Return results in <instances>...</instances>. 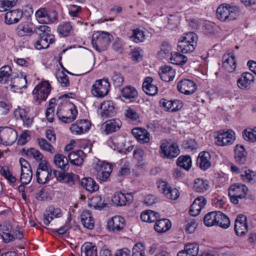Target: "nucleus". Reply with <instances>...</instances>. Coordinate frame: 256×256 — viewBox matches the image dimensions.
<instances>
[{
  "label": "nucleus",
  "mask_w": 256,
  "mask_h": 256,
  "mask_svg": "<svg viewBox=\"0 0 256 256\" xmlns=\"http://www.w3.org/2000/svg\"><path fill=\"white\" fill-rule=\"evenodd\" d=\"M125 226L124 219L120 216H115L108 222L110 231L117 232L121 231Z\"/></svg>",
  "instance_id": "nucleus-20"
},
{
  "label": "nucleus",
  "mask_w": 256,
  "mask_h": 256,
  "mask_svg": "<svg viewBox=\"0 0 256 256\" xmlns=\"http://www.w3.org/2000/svg\"><path fill=\"white\" fill-rule=\"evenodd\" d=\"M198 39V36L195 33L193 32H190L184 34L180 40L196 44Z\"/></svg>",
  "instance_id": "nucleus-59"
},
{
  "label": "nucleus",
  "mask_w": 256,
  "mask_h": 256,
  "mask_svg": "<svg viewBox=\"0 0 256 256\" xmlns=\"http://www.w3.org/2000/svg\"><path fill=\"white\" fill-rule=\"evenodd\" d=\"M50 92V85L46 81L41 82L33 90L34 99L39 100V102L45 100Z\"/></svg>",
  "instance_id": "nucleus-12"
},
{
  "label": "nucleus",
  "mask_w": 256,
  "mask_h": 256,
  "mask_svg": "<svg viewBox=\"0 0 256 256\" xmlns=\"http://www.w3.org/2000/svg\"><path fill=\"white\" fill-rule=\"evenodd\" d=\"M246 216L240 214L237 216L234 224V230L238 236H243L248 230V226L246 223Z\"/></svg>",
  "instance_id": "nucleus-17"
},
{
  "label": "nucleus",
  "mask_w": 256,
  "mask_h": 256,
  "mask_svg": "<svg viewBox=\"0 0 256 256\" xmlns=\"http://www.w3.org/2000/svg\"><path fill=\"white\" fill-rule=\"evenodd\" d=\"M17 34L20 36H24L26 35H30L35 32L32 30V24L28 22H26L18 26L16 28Z\"/></svg>",
  "instance_id": "nucleus-39"
},
{
  "label": "nucleus",
  "mask_w": 256,
  "mask_h": 256,
  "mask_svg": "<svg viewBox=\"0 0 256 256\" xmlns=\"http://www.w3.org/2000/svg\"><path fill=\"white\" fill-rule=\"evenodd\" d=\"M235 140L234 133L232 130H220L216 138L215 143L219 146H226L232 144Z\"/></svg>",
  "instance_id": "nucleus-13"
},
{
  "label": "nucleus",
  "mask_w": 256,
  "mask_h": 256,
  "mask_svg": "<svg viewBox=\"0 0 256 256\" xmlns=\"http://www.w3.org/2000/svg\"><path fill=\"white\" fill-rule=\"evenodd\" d=\"M53 174L59 181H62L70 186H72L78 181V176L72 173H65L60 171L54 170Z\"/></svg>",
  "instance_id": "nucleus-18"
},
{
  "label": "nucleus",
  "mask_w": 256,
  "mask_h": 256,
  "mask_svg": "<svg viewBox=\"0 0 256 256\" xmlns=\"http://www.w3.org/2000/svg\"><path fill=\"white\" fill-rule=\"evenodd\" d=\"M210 155L208 152H202L200 153L196 160V164L202 170H206L210 166Z\"/></svg>",
  "instance_id": "nucleus-27"
},
{
  "label": "nucleus",
  "mask_w": 256,
  "mask_h": 256,
  "mask_svg": "<svg viewBox=\"0 0 256 256\" xmlns=\"http://www.w3.org/2000/svg\"><path fill=\"white\" fill-rule=\"evenodd\" d=\"M112 80L113 84L116 86H120L124 81V78L121 74L114 72L112 76Z\"/></svg>",
  "instance_id": "nucleus-63"
},
{
  "label": "nucleus",
  "mask_w": 256,
  "mask_h": 256,
  "mask_svg": "<svg viewBox=\"0 0 256 256\" xmlns=\"http://www.w3.org/2000/svg\"><path fill=\"white\" fill-rule=\"evenodd\" d=\"M153 79L151 77H146L142 84V89L146 94L150 96H154L158 92L156 86L152 84Z\"/></svg>",
  "instance_id": "nucleus-30"
},
{
  "label": "nucleus",
  "mask_w": 256,
  "mask_h": 256,
  "mask_svg": "<svg viewBox=\"0 0 256 256\" xmlns=\"http://www.w3.org/2000/svg\"><path fill=\"white\" fill-rule=\"evenodd\" d=\"M56 77L62 86H68L70 85V81L68 76L63 72H60L56 74Z\"/></svg>",
  "instance_id": "nucleus-61"
},
{
  "label": "nucleus",
  "mask_w": 256,
  "mask_h": 256,
  "mask_svg": "<svg viewBox=\"0 0 256 256\" xmlns=\"http://www.w3.org/2000/svg\"><path fill=\"white\" fill-rule=\"evenodd\" d=\"M238 9L224 4L220 6L216 10V18L222 22H228L236 19L239 16Z\"/></svg>",
  "instance_id": "nucleus-2"
},
{
  "label": "nucleus",
  "mask_w": 256,
  "mask_h": 256,
  "mask_svg": "<svg viewBox=\"0 0 256 256\" xmlns=\"http://www.w3.org/2000/svg\"><path fill=\"white\" fill-rule=\"evenodd\" d=\"M38 144L41 149L50 152L51 154L54 152V147L44 138H38Z\"/></svg>",
  "instance_id": "nucleus-56"
},
{
  "label": "nucleus",
  "mask_w": 256,
  "mask_h": 256,
  "mask_svg": "<svg viewBox=\"0 0 256 256\" xmlns=\"http://www.w3.org/2000/svg\"><path fill=\"white\" fill-rule=\"evenodd\" d=\"M177 88L180 92L186 95L194 94L196 90V85L192 80L184 79L177 84Z\"/></svg>",
  "instance_id": "nucleus-14"
},
{
  "label": "nucleus",
  "mask_w": 256,
  "mask_h": 256,
  "mask_svg": "<svg viewBox=\"0 0 256 256\" xmlns=\"http://www.w3.org/2000/svg\"><path fill=\"white\" fill-rule=\"evenodd\" d=\"M182 146L184 149L188 150H196L198 148L196 142L193 139L184 140Z\"/></svg>",
  "instance_id": "nucleus-62"
},
{
  "label": "nucleus",
  "mask_w": 256,
  "mask_h": 256,
  "mask_svg": "<svg viewBox=\"0 0 256 256\" xmlns=\"http://www.w3.org/2000/svg\"><path fill=\"white\" fill-rule=\"evenodd\" d=\"M160 156L164 158H172L179 154L180 150L176 144L164 142L160 146Z\"/></svg>",
  "instance_id": "nucleus-10"
},
{
  "label": "nucleus",
  "mask_w": 256,
  "mask_h": 256,
  "mask_svg": "<svg viewBox=\"0 0 256 256\" xmlns=\"http://www.w3.org/2000/svg\"><path fill=\"white\" fill-rule=\"evenodd\" d=\"M23 16V12L20 10H14L6 12L5 15V22L8 24L18 22Z\"/></svg>",
  "instance_id": "nucleus-24"
},
{
  "label": "nucleus",
  "mask_w": 256,
  "mask_h": 256,
  "mask_svg": "<svg viewBox=\"0 0 256 256\" xmlns=\"http://www.w3.org/2000/svg\"><path fill=\"white\" fill-rule=\"evenodd\" d=\"M54 163L55 165L64 172L68 170V158L62 154H56L54 156Z\"/></svg>",
  "instance_id": "nucleus-40"
},
{
  "label": "nucleus",
  "mask_w": 256,
  "mask_h": 256,
  "mask_svg": "<svg viewBox=\"0 0 256 256\" xmlns=\"http://www.w3.org/2000/svg\"><path fill=\"white\" fill-rule=\"evenodd\" d=\"M85 154L82 150H78L76 152H71L68 154V158L70 162L74 166H80L84 162Z\"/></svg>",
  "instance_id": "nucleus-29"
},
{
  "label": "nucleus",
  "mask_w": 256,
  "mask_h": 256,
  "mask_svg": "<svg viewBox=\"0 0 256 256\" xmlns=\"http://www.w3.org/2000/svg\"><path fill=\"white\" fill-rule=\"evenodd\" d=\"M100 109L102 110V116L104 118L112 116L116 113L114 102L110 100L102 102L100 106Z\"/></svg>",
  "instance_id": "nucleus-22"
},
{
  "label": "nucleus",
  "mask_w": 256,
  "mask_h": 256,
  "mask_svg": "<svg viewBox=\"0 0 256 256\" xmlns=\"http://www.w3.org/2000/svg\"><path fill=\"white\" fill-rule=\"evenodd\" d=\"M248 189L244 185L240 184H234L229 188L228 196L230 201L234 204H238L239 199L246 198Z\"/></svg>",
  "instance_id": "nucleus-4"
},
{
  "label": "nucleus",
  "mask_w": 256,
  "mask_h": 256,
  "mask_svg": "<svg viewBox=\"0 0 256 256\" xmlns=\"http://www.w3.org/2000/svg\"><path fill=\"white\" fill-rule=\"evenodd\" d=\"M170 62L176 65H182L188 60L186 56L180 54V53L175 52L171 54V56L170 58Z\"/></svg>",
  "instance_id": "nucleus-50"
},
{
  "label": "nucleus",
  "mask_w": 256,
  "mask_h": 256,
  "mask_svg": "<svg viewBox=\"0 0 256 256\" xmlns=\"http://www.w3.org/2000/svg\"><path fill=\"white\" fill-rule=\"evenodd\" d=\"M80 218L85 228L89 230H92L94 228V220L90 211H83L81 214Z\"/></svg>",
  "instance_id": "nucleus-32"
},
{
  "label": "nucleus",
  "mask_w": 256,
  "mask_h": 256,
  "mask_svg": "<svg viewBox=\"0 0 256 256\" xmlns=\"http://www.w3.org/2000/svg\"><path fill=\"white\" fill-rule=\"evenodd\" d=\"M73 108L74 109L72 108L68 109V110L71 112V116H64L62 113H58V112L56 115L58 119L64 123H70L73 122L76 118L78 114V111L74 105L73 106Z\"/></svg>",
  "instance_id": "nucleus-44"
},
{
  "label": "nucleus",
  "mask_w": 256,
  "mask_h": 256,
  "mask_svg": "<svg viewBox=\"0 0 256 256\" xmlns=\"http://www.w3.org/2000/svg\"><path fill=\"white\" fill-rule=\"evenodd\" d=\"M148 254L154 256H168L165 248L158 244H152L148 248Z\"/></svg>",
  "instance_id": "nucleus-35"
},
{
  "label": "nucleus",
  "mask_w": 256,
  "mask_h": 256,
  "mask_svg": "<svg viewBox=\"0 0 256 256\" xmlns=\"http://www.w3.org/2000/svg\"><path fill=\"white\" fill-rule=\"evenodd\" d=\"M254 176V172L250 170H246L240 174L241 179L245 182H250L253 180Z\"/></svg>",
  "instance_id": "nucleus-64"
},
{
  "label": "nucleus",
  "mask_w": 256,
  "mask_h": 256,
  "mask_svg": "<svg viewBox=\"0 0 256 256\" xmlns=\"http://www.w3.org/2000/svg\"><path fill=\"white\" fill-rule=\"evenodd\" d=\"M27 80L26 76L22 74L20 76H12L11 77L10 81L8 86L12 89L16 88V90H20L24 88H26Z\"/></svg>",
  "instance_id": "nucleus-26"
},
{
  "label": "nucleus",
  "mask_w": 256,
  "mask_h": 256,
  "mask_svg": "<svg viewBox=\"0 0 256 256\" xmlns=\"http://www.w3.org/2000/svg\"><path fill=\"white\" fill-rule=\"evenodd\" d=\"M133 196L130 193L125 194L120 192H116L114 194L112 200L116 206H124L130 204L133 201Z\"/></svg>",
  "instance_id": "nucleus-15"
},
{
  "label": "nucleus",
  "mask_w": 256,
  "mask_h": 256,
  "mask_svg": "<svg viewBox=\"0 0 256 256\" xmlns=\"http://www.w3.org/2000/svg\"><path fill=\"white\" fill-rule=\"evenodd\" d=\"M36 16L40 23L50 24L57 20L58 13L55 10L48 11L46 8H40L36 13Z\"/></svg>",
  "instance_id": "nucleus-8"
},
{
  "label": "nucleus",
  "mask_w": 256,
  "mask_h": 256,
  "mask_svg": "<svg viewBox=\"0 0 256 256\" xmlns=\"http://www.w3.org/2000/svg\"><path fill=\"white\" fill-rule=\"evenodd\" d=\"M178 166L184 169L188 170L192 166V159L189 156H182L176 161Z\"/></svg>",
  "instance_id": "nucleus-49"
},
{
  "label": "nucleus",
  "mask_w": 256,
  "mask_h": 256,
  "mask_svg": "<svg viewBox=\"0 0 256 256\" xmlns=\"http://www.w3.org/2000/svg\"><path fill=\"white\" fill-rule=\"evenodd\" d=\"M23 152L28 156L33 157L38 162L40 161L43 158L42 154L38 150L31 148L30 149H22Z\"/></svg>",
  "instance_id": "nucleus-53"
},
{
  "label": "nucleus",
  "mask_w": 256,
  "mask_h": 256,
  "mask_svg": "<svg viewBox=\"0 0 256 256\" xmlns=\"http://www.w3.org/2000/svg\"><path fill=\"white\" fill-rule=\"evenodd\" d=\"M110 84L108 79L96 80L92 86L91 92L94 96L103 98L108 93Z\"/></svg>",
  "instance_id": "nucleus-6"
},
{
  "label": "nucleus",
  "mask_w": 256,
  "mask_h": 256,
  "mask_svg": "<svg viewBox=\"0 0 256 256\" xmlns=\"http://www.w3.org/2000/svg\"><path fill=\"white\" fill-rule=\"evenodd\" d=\"M18 114L20 118L22 120L24 124L28 126L32 124V119L28 116V113L25 110L20 108L16 111V114Z\"/></svg>",
  "instance_id": "nucleus-60"
},
{
  "label": "nucleus",
  "mask_w": 256,
  "mask_h": 256,
  "mask_svg": "<svg viewBox=\"0 0 256 256\" xmlns=\"http://www.w3.org/2000/svg\"><path fill=\"white\" fill-rule=\"evenodd\" d=\"M206 204V200L204 197L197 198L190 206L189 211L190 214L194 216H198Z\"/></svg>",
  "instance_id": "nucleus-25"
},
{
  "label": "nucleus",
  "mask_w": 256,
  "mask_h": 256,
  "mask_svg": "<svg viewBox=\"0 0 256 256\" xmlns=\"http://www.w3.org/2000/svg\"><path fill=\"white\" fill-rule=\"evenodd\" d=\"M0 174L11 183L16 182V178L10 174L8 167L0 166Z\"/></svg>",
  "instance_id": "nucleus-58"
},
{
  "label": "nucleus",
  "mask_w": 256,
  "mask_h": 256,
  "mask_svg": "<svg viewBox=\"0 0 256 256\" xmlns=\"http://www.w3.org/2000/svg\"><path fill=\"white\" fill-rule=\"evenodd\" d=\"M223 67L228 72H232L236 68V60L233 54H224L222 58Z\"/></svg>",
  "instance_id": "nucleus-28"
},
{
  "label": "nucleus",
  "mask_w": 256,
  "mask_h": 256,
  "mask_svg": "<svg viewBox=\"0 0 256 256\" xmlns=\"http://www.w3.org/2000/svg\"><path fill=\"white\" fill-rule=\"evenodd\" d=\"M216 225L224 229L229 227L230 225V220L225 214L218 211L216 212Z\"/></svg>",
  "instance_id": "nucleus-41"
},
{
  "label": "nucleus",
  "mask_w": 256,
  "mask_h": 256,
  "mask_svg": "<svg viewBox=\"0 0 256 256\" xmlns=\"http://www.w3.org/2000/svg\"><path fill=\"white\" fill-rule=\"evenodd\" d=\"M170 220L167 218H162L158 220L154 226V230L158 233H164L167 232L171 228Z\"/></svg>",
  "instance_id": "nucleus-34"
},
{
  "label": "nucleus",
  "mask_w": 256,
  "mask_h": 256,
  "mask_svg": "<svg viewBox=\"0 0 256 256\" xmlns=\"http://www.w3.org/2000/svg\"><path fill=\"white\" fill-rule=\"evenodd\" d=\"M130 39L136 43L142 42L145 39V35L142 30L139 29H134L132 30V35L130 37Z\"/></svg>",
  "instance_id": "nucleus-51"
},
{
  "label": "nucleus",
  "mask_w": 256,
  "mask_h": 256,
  "mask_svg": "<svg viewBox=\"0 0 256 256\" xmlns=\"http://www.w3.org/2000/svg\"><path fill=\"white\" fill-rule=\"evenodd\" d=\"M158 188L159 191L163 193L169 199L175 200L179 197L178 190L175 188H172L166 182H160Z\"/></svg>",
  "instance_id": "nucleus-16"
},
{
  "label": "nucleus",
  "mask_w": 256,
  "mask_h": 256,
  "mask_svg": "<svg viewBox=\"0 0 256 256\" xmlns=\"http://www.w3.org/2000/svg\"><path fill=\"white\" fill-rule=\"evenodd\" d=\"M112 37L108 32H104L94 34L92 40L94 48L98 52L106 50Z\"/></svg>",
  "instance_id": "nucleus-3"
},
{
  "label": "nucleus",
  "mask_w": 256,
  "mask_h": 256,
  "mask_svg": "<svg viewBox=\"0 0 256 256\" xmlns=\"http://www.w3.org/2000/svg\"><path fill=\"white\" fill-rule=\"evenodd\" d=\"M94 168L96 172L98 178L102 182L108 180L112 170V166L104 162H98Z\"/></svg>",
  "instance_id": "nucleus-11"
},
{
  "label": "nucleus",
  "mask_w": 256,
  "mask_h": 256,
  "mask_svg": "<svg viewBox=\"0 0 256 256\" xmlns=\"http://www.w3.org/2000/svg\"><path fill=\"white\" fill-rule=\"evenodd\" d=\"M198 245L197 244H189L185 245L184 250L190 256H196L198 252Z\"/></svg>",
  "instance_id": "nucleus-57"
},
{
  "label": "nucleus",
  "mask_w": 256,
  "mask_h": 256,
  "mask_svg": "<svg viewBox=\"0 0 256 256\" xmlns=\"http://www.w3.org/2000/svg\"><path fill=\"white\" fill-rule=\"evenodd\" d=\"M121 125V122L118 119L110 120L102 124V129L106 134H108L118 130Z\"/></svg>",
  "instance_id": "nucleus-21"
},
{
  "label": "nucleus",
  "mask_w": 256,
  "mask_h": 256,
  "mask_svg": "<svg viewBox=\"0 0 256 256\" xmlns=\"http://www.w3.org/2000/svg\"><path fill=\"white\" fill-rule=\"evenodd\" d=\"M47 212L48 213L44 215V223L46 225L49 224L54 217L60 218L62 216L61 210L58 208L50 207Z\"/></svg>",
  "instance_id": "nucleus-36"
},
{
  "label": "nucleus",
  "mask_w": 256,
  "mask_h": 256,
  "mask_svg": "<svg viewBox=\"0 0 256 256\" xmlns=\"http://www.w3.org/2000/svg\"><path fill=\"white\" fill-rule=\"evenodd\" d=\"M11 72L12 69L9 66H5L0 68V82L1 84L8 85L11 77L13 76L11 74Z\"/></svg>",
  "instance_id": "nucleus-37"
},
{
  "label": "nucleus",
  "mask_w": 256,
  "mask_h": 256,
  "mask_svg": "<svg viewBox=\"0 0 256 256\" xmlns=\"http://www.w3.org/2000/svg\"><path fill=\"white\" fill-rule=\"evenodd\" d=\"M36 180L40 184H45L52 177V170L46 161H42L38 164L36 172Z\"/></svg>",
  "instance_id": "nucleus-5"
},
{
  "label": "nucleus",
  "mask_w": 256,
  "mask_h": 256,
  "mask_svg": "<svg viewBox=\"0 0 256 256\" xmlns=\"http://www.w3.org/2000/svg\"><path fill=\"white\" fill-rule=\"evenodd\" d=\"M1 236L5 243L14 241V240H22L23 238L22 232L18 231L12 228V226L8 224L2 226Z\"/></svg>",
  "instance_id": "nucleus-9"
},
{
  "label": "nucleus",
  "mask_w": 256,
  "mask_h": 256,
  "mask_svg": "<svg viewBox=\"0 0 256 256\" xmlns=\"http://www.w3.org/2000/svg\"><path fill=\"white\" fill-rule=\"evenodd\" d=\"M196 44H190L184 41L179 40L178 46V50L182 54H188L192 52Z\"/></svg>",
  "instance_id": "nucleus-45"
},
{
  "label": "nucleus",
  "mask_w": 256,
  "mask_h": 256,
  "mask_svg": "<svg viewBox=\"0 0 256 256\" xmlns=\"http://www.w3.org/2000/svg\"><path fill=\"white\" fill-rule=\"evenodd\" d=\"M35 32L39 36V40L35 43V47L38 50L46 48L54 40V36L50 34V28L47 26H40L34 28Z\"/></svg>",
  "instance_id": "nucleus-1"
},
{
  "label": "nucleus",
  "mask_w": 256,
  "mask_h": 256,
  "mask_svg": "<svg viewBox=\"0 0 256 256\" xmlns=\"http://www.w3.org/2000/svg\"><path fill=\"white\" fill-rule=\"evenodd\" d=\"M160 104L167 110L172 112L176 111L182 107V102L178 100H167L164 98H162L160 100Z\"/></svg>",
  "instance_id": "nucleus-31"
},
{
  "label": "nucleus",
  "mask_w": 256,
  "mask_h": 256,
  "mask_svg": "<svg viewBox=\"0 0 256 256\" xmlns=\"http://www.w3.org/2000/svg\"><path fill=\"white\" fill-rule=\"evenodd\" d=\"M255 128H248L243 131L242 136L245 140L250 142L256 141V134L254 133Z\"/></svg>",
  "instance_id": "nucleus-52"
},
{
  "label": "nucleus",
  "mask_w": 256,
  "mask_h": 256,
  "mask_svg": "<svg viewBox=\"0 0 256 256\" xmlns=\"http://www.w3.org/2000/svg\"><path fill=\"white\" fill-rule=\"evenodd\" d=\"M159 75L161 79L164 82L172 80L175 76V70L170 66H164L161 68Z\"/></svg>",
  "instance_id": "nucleus-33"
},
{
  "label": "nucleus",
  "mask_w": 256,
  "mask_h": 256,
  "mask_svg": "<svg viewBox=\"0 0 256 256\" xmlns=\"http://www.w3.org/2000/svg\"><path fill=\"white\" fill-rule=\"evenodd\" d=\"M208 188V182L202 178L196 179L194 184L193 189L198 192H204Z\"/></svg>",
  "instance_id": "nucleus-47"
},
{
  "label": "nucleus",
  "mask_w": 256,
  "mask_h": 256,
  "mask_svg": "<svg viewBox=\"0 0 256 256\" xmlns=\"http://www.w3.org/2000/svg\"><path fill=\"white\" fill-rule=\"evenodd\" d=\"M18 138L17 132L13 128L0 127V144L5 146L12 144Z\"/></svg>",
  "instance_id": "nucleus-7"
},
{
  "label": "nucleus",
  "mask_w": 256,
  "mask_h": 256,
  "mask_svg": "<svg viewBox=\"0 0 256 256\" xmlns=\"http://www.w3.org/2000/svg\"><path fill=\"white\" fill-rule=\"evenodd\" d=\"M18 0H0V11L8 10L16 4Z\"/></svg>",
  "instance_id": "nucleus-55"
},
{
  "label": "nucleus",
  "mask_w": 256,
  "mask_h": 256,
  "mask_svg": "<svg viewBox=\"0 0 256 256\" xmlns=\"http://www.w3.org/2000/svg\"><path fill=\"white\" fill-rule=\"evenodd\" d=\"M122 97L126 99H134L138 96L136 90L132 86H128L124 88L121 90Z\"/></svg>",
  "instance_id": "nucleus-46"
},
{
  "label": "nucleus",
  "mask_w": 256,
  "mask_h": 256,
  "mask_svg": "<svg viewBox=\"0 0 256 256\" xmlns=\"http://www.w3.org/2000/svg\"><path fill=\"white\" fill-rule=\"evenodd\" d=\"M57 30L60 35L67 36L72 32V28L70 22H64L58 26Z\"/></svg>",
  "instance_id": "nucleus-48"
},
{
  "label": "nucleus",
  "mask_w": 256,
  "mask_h": 256,
  "mask_svg": "<svg viewBox=\"0 0 256 256\" xmlns=\"http://www.w3.org/2000/svg\"><path fill=\"white\" fill-rule=\"evenodd\" d=\"M234 160L238 164H244L247 160V152L242 145L237 144L234 147Z\"/></svg>",
  "instance_id": "nucleus-23"
},
{
  "label": "nucleus",
  "mask_w": 256,
  "mask_h": 256,
  "mask_svg": "<svg viewBox=\"0 0 256 256\" xmlns=\"http://www.w3.org/2000/svg\"><path fill=\"white\" fill-rule=\"evenodd\" d=\"M216 212H212L207 214L204 217V222L206 226L216 225Z\"/></svg>",
  "instance_id": "nucleus-54"
},
{
  "label": "nucleus",
  "mask_w": 256,
  "mask_h": 256,
  "mask_svg": "<svg viewBox=\"0 0 256 256\" xmlns=\"http://www.w3.org/2000/svg\"><path fill=\"white\" fill-rule=\"evenodd\" d=\"M254 76L248 72H245L242 74L237 81V84L239 88L243 90L250 88L252 84L254 82Z\"/></svg>",
  "instance_id": "nucleus-19"
},
{
  "label": "nucleus",
  "mask_w": 256,
  "mask_h": 256,
  "mask_svg": "<svg viewBox=\"0 0 256 256\" xmlns=\"http://www.w3.org/2000/svg\"><path fill=\"white\" fill-rule=\"evenodd\" d=\"M82 186L90 192H94L98 190V185L91 178H84L80 182Z\"/></svg>",
  "instance_id": "nucleus-43"
},
{
  "label": "nucleus",
  "mask_w": 256,
  "mask_h": 256,
  "mask_svg": "<svg viewBox=\"0 0 256 256\" xmlns=\"http://www.w3.org/2000/svg\"><path fill=\"white\" fill-rule=\"evenodd\" d=\"M140 218L142 221L152 222H156L160 216L158 212H154L151 210H148L143 212L141 214Z\"/></svg>",
  "instance_id": "nucleus-42"
},
{
  "label": "nucleus",
  "mask_w": 256,
  "mask_h": 256,
  "mask_svg": "<svg viewBox=\"0 0 256 256\" xmlns=\"http://www.w3.org/2000/svg\"><path fill=\"white\" fill-rule=\"evenodd\" d=\"M82 256H98L96 246L92 242H86L81 248Z\"/></svg>",
  "instance_id": "nucleus-38"
}]
</instances>
